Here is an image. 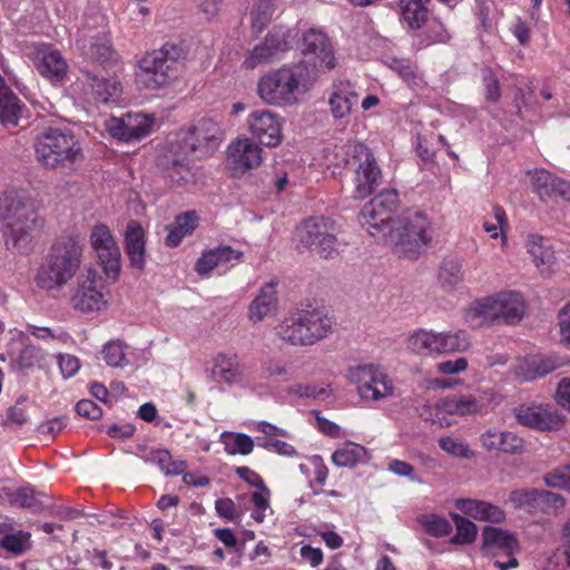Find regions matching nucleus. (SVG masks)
<instances>
[{"mask_svg": "<svg viewBox=\"0 0 570 570\" xmlns=\"http://www.w3.org/2000/svg\"><path fill=\"white\" fill-rule=\"evenodd\" d=\"M434 345H436V332L433 331L419 330L407 340L409 348L416 354H436Z\"/></svg>", "mask_w": 570, "mask_h": 570, "instance_id": "45", "label": "nucleus"}, {"mask_svg": "<svg viewBox=\"0 0 570 570\" xmlns=\"http://www.w3.org/2000/svg\"><path fill=\"white\" fill-rule=\"evenodd\" d=\"M288 49V32L283 28L271 30L264 41L253 48L244 60L246 69H255L272 62L279 53Z\"/></svg>", "mask_w": 570, "mask_h": 570, "instance_id": "18", "label": "nucleus"}, {"mask_svg": "<svg viewBox=\"0 0 570 570\" xmlns=\"http://www.w3.org/2000/svg\"><path fill=\"white\" fill-rule=\"evenodd\" d=\"M509 500L514 509L524 510L528 513L544 512L549 508H559L564 504L560 494L539 489L513 490Z\"/></svg>", "mask_w": 570, "mask_h": 570, "instance_id": "19", "label": "nucleus"}, {"mask_svg": "<svg viewBox=\"0 0 570 570\" xmlns=\"http://www.w3.org/2000/svg\"><path fill=\"white\" fill-rule=\"evenodd\" d=\"M262 148L249 138H238L227 149V159L237 171H246L262 164Z\"/></svg>", "mask_w": 570, "mask_h": 570, "instance_id": "22", "label": "nucleus"}, {"mask_svg": "<svg viewBox=\"0 0 570 570\" xmlns=\"http://www.w3.org/2000/svg\"><path fill=\"white\" fill-rule=\"evenodd\" d=\"M527 248L540 273L549 274L554 263V250L550 240L538 234H532L528 237Z\"/></svg>", "mask_w": 570, "mask_h": 570, "instance_id": "31", "label": "nucleus"}, {"mask_svg": "<svg viewBox=\"0 0 570 570\" xmlns=\"http://www.w3.org/2000/svg\"><path fill=\"white\" fill-rule=\"evenodd\" d=\"M101 355L106 364L111 367H124L127 363L120 341H110L106 343L102 347Z\"/></svg>", "mask_w": 570, "mask_h": 570, "instance_id": "49", "label": "nucleus"}, {"mask_svg": "<svg viewBox=\"0 0 570 570\" xmlns=\"http://www.w3.org/2000/svg\"><path fill=\"white\" fill-rule=\"evenodd\" d=\"M33 65L37 71L51 82H61L67 73V61L61 52L49 43L33 47Z\"/></svg>", "mask_w": 570, "mask_h": 570, "instance_id": "20", "label": "nucleus"}, {"mask_svg": "<svg viewBox=\"0 0 570 570\" xmlns=\"http://www.w3.org/2000/svg\"><path fill=\"white\" fill-rule=\"evenodd\" d=\"M0 548L11 557H21L32 548L31 533L19 529L14 533L1 537Z\"/></svg>", "mask_w": 570, "mask_h": 570, "instance_id": "42", "label": "nucleus"}, {"mask_svg": "<svg viewBox=\"0 0 570 570\" xmlns=\"http://www.w3.org/2000/svg\"><path fill=\"white\" fill-rule=\"evenodd\" d=\"M357 101V94L348 80H335L328 97L332 116L338 120L350 116L352 107Z\"/></svg>", "mask_w": 570, "mask_h": 570, "instance_id": "27", "label": "nucleus"}, {"mask_svg": "<svg viewBox=\"0 0 570 570\" xmlns=\"http://www.w3.org/2000/svg\"><path fill=\"white\" fill-rule=\"evenodd\" d=\"M82 49L90 60L102 66L108 65L115 53L110 39L104 31L97 32V35L92 36L88 46L86 43L82 45Z\"/></svg>", "mask_w": 570, "mask_h": 570, "instance_id": "38", "label": "nucleus"}, {"mask_svg": "<svg viewBox=\"0 0 570 570\" xmlns=\"http://www.w3.org/2000/svg\"><path fill=\"white\" fill-rule=\"evenodd\" d=\"M543 480L549 488L570 490V464L547 473Z\"/></svg>", "mask_w": 570, "mask_h": 570, "instance_id": "52", "label": "nucleus"}, {"mask_svg": "<svg viewBox=\"0 0 570 570\" xmlns=\"http://www.w3.org/2000/svg\"><path fill=\"white\" fill-rule=\"evenodd\" d=\"M450 40V33L442 22L433 20L428 24V28L421 40V45L428 47L433 43H444Z\"/></svg>", "mask_w": 570, "mask_h": 570, "instance_id": "50", "label": "nucleus"}, {"mask_svg": "<svg viewBox=\"0 0 570 570\" xmlns=\"http://www.w3.org/2000/svg\"><path fill=\"white\" fill-rule=\"evenodd\" d=\"M482 551L487 554H515L519 551V542L515 535L507 530L485 525L482 530Z\"/></svg>", "mask_w": 570, "mask_h": 570, "instance_id": "26", "label": "nucleus"}, {"mask_svg": "<svg viewBox=\"0 0 570 570\" xmlns=\"http://www.w3.org/2000/svg\"><path fill=\"white\" fill-rule=\"evenodd\" d=\"M243 257V252L234 249L228 245L217 246L205 250L197 259L195 271L199 275H208L215 267L233 265Z\"/></svg>", "mask_w": 570, "mask_h": 570, "instance_id": "28", "label": "nucleus"}, {"mask_svg": "<svg viewBox=\"0 0 570 570\" xmlns=\"http://www.w3.org/2000/svg\"><path fill=\"white\" fill-rule=\"evenodd\" d=\"M546 198H561L570 200V183L554 176L550 181Z\"/></svg>", "mask_w": 570, "mask_h": 570, "instance_id": "60", "label": "nucleus"}, {"mask_svg": "<svg viewBox=\"0 0 570 570\" xmlns=\"http://www.w3.org/2000/svg\"><path fill=\"white\" fill-rule=\"evenodd\" d=\"M242 373L243 365L238 362L236 355L220 353L214 357L210 375L215 382L232 385L242 375Z\"/></svg>", "mask_w": 570, "mask_h": 570, "instance_id": "33", "label": "nucleus"}, {"mask_svg": "<svg viewBox=\"0 0 570 570\" xmlns=\"http://www.w3.org/2000/svg\"><path fill=\"white\" fill-rule=\"evenodd\" d=\"M75 411L79 416L89 419V420H98L102 415V410L100 406L91 401V400H80L76 406Z\"/></svg>", "mask_w": 570, "mask_h": 570, "instance_id": "61", "label": "nucleus"}, {"mask_svg": "<svg viewBox=\"0 0 570 570\" xmlns=\"http://www.w3.org/2000/svg\"><path fill=\"white\" fill-rule=\"evenodd\" d=\"M222 141L218 122L203 118L188 128H181L167 144L165 154L158 159V167L170 186L195 185L200 179V169L191 160L213 155Z\"/></svg>", "mask_w": 570, "mask_h": 570, "instance_id": "1", "label": "nucleus"}, {"mask_svg": "<svg viewBox=\"0 0 570 570\" xmlns=\"http://www.w3.org/2000/svg\"><path fill=\"white\" fill-rule=\"evenodd\" d=\"M263 374L266 377L281 376L285 381L291 379V368L281 361L269 360L262 365Z\"/></svg>", "mask_w": 570, "mask_h": 570, "instance_id": "59", "label": "nucleus"}, {"mask_svg": "<svg viewBox=\"0 0 570 570\" xmlns=\"http://www.w3.org/2000/svg\"><path fill=\"white\" fill-rule=\"evenodd\" d=\"M248 128L261 145L269 148L278 146L282 141L283 119L268 109L253 110L247 119Z\"/></svg>", "mask_w": 570, "mask_h": 570, "instance_id": "17", "label": "nucleus"}, {"mask_svg": "<svg viewBox=\"0 0 570 570\" xmlns=\"http://www.w3.org/2000/svg\"><path fill=\"white\" fill-rule=\"evenodd\" d=\"M366 458V448L356 443H347L333 452L332 462L340 468H354Z\"/></svg>", "mask_w": 570, "mask_h": 570, "instance_id": "41", "label": "nucleus"}, {"mask_svg": "<svg viewBox=\"0 0 570 570\" xmlns=\"http://www.w3.org/2000/svg\"><path fill=\"white\" fill-rule=\"evenodd\" d=\"M476 519L493 523H500L504 521L505 512L498 505L482 501Z\"/></svg>", "mask_w": 570, "mask_h": 570, "instance_id": "57", "label": "nucleus"}, {"mask_svg": "<svg viewBox=\"0 0 570 570\" xmlns=\"http://www.w3.org/2000/svg\"><path fill=\"white\" fill-rule=\"evenodd\" d=\"M400 204L396 189H385L366 203L358 216L360 224L373 237L384 238L393 225Z\"/></svg>", "mask_w": 570, "mask_h": 570, "instance_id": "10", "label": "nucleus"}, {"mask_svg": "<svg viewBox=\"0 0 570 570\" xmlns=\"http://www.w3.org/2000/svg\"><path fill=\"white\" fill-rule=\"evenodd\" d=\"M41 360L40 348L33 345H26L14 360L19 370H28L36 366Z\"/></svg>", "mask_w": 570, "mask_h": 570, "instance_id": "55", "label": "nucleus"}, {"mask_svg": "<svg viewBox=\"0 0 570 570\" xmlns=\"http://www.w3.org/2000/svg\"><path fill=\"white\" fill-rule=\"evenodd\" d=\"M82 254L83 246L77 236L58 237L38 268L37 286L47 292L61 289L78 273Z\"/></svg>", "mask_w": 570, "mask_h": 570, "instance_id": "2", "label": "nucleus"}, {"mask_svg": "<svg viewBox=\"0 0 570 570\" xmlns=\"http://www.w3.org/2000/svg\"><path fill=\"white\" fill-rule=\"evenodd\" d=\"M235 471L236 474L248 484L255 487L258 490L269 493V489L266 487L261 475L255 471L250 470L248 466H238L236 468Z\"/></svg>", "mask_w": 570, "mask_h": 570, "instance_id": "62", "label": "nucleus"}, {"mask_svg": "<svg viewBox=\"0 0 570 570\" xmlns=\"http://www.w3.org/2000/svg\"><path fill=\"white\" fill-rule=\"evenodd\" d=\"M125 250L132 265L142 268V225L129 220L125 229Z\"/></svg>", "mask_w": 570, "mask_h": 570, "instance_id": "36", "label": "nucleus"}, {"mask_svg": "<svg viewBox=\"0 0 570 570\" xmlns=\"http://www.w3.org/2000/svg\"><path fill=\"white\" fill-rule=\"evenodd\" d=\"M181 45L165 43L160 49L145 56V89H158L175 78L177 67L186 59Z\"/></svg>", "mask_w": 570, "mask_h": 570, "instance_id": "9", "label": "nucleus"}, {"mask_svg": "<svg viewBox=\"0 0 570 570\" xmlns=\"http://www.w3.org/2000/svg\"><path fill=\"white\" fill-rule=\"evenodd\" d=\"M430 0H400L401 20L410 29H420L429 17Z\"/></svg>", "mask_w": 570, "mask_h": 570, "instance_id": "37", "label": "nucleus"}, {"mask_svg": "<svg viewBox=\"0 0 570 570\" xmlns=\"http://www.w3.org/2000/svg\"><path fill=\"white\" fill-rule=\"evenodd\" d=\"M302 52L305 59L301 62H307L315 76L317 69L332 70L336 66L333 49L322 31L311 29L304 33Z\"/></svg>", "mask_w": 570, "mask_h": 570, "instance_id": "15", "label": "nucleus"}, {"mask_svg": "<svg viewBox=\"0 0 570 570\" xmlns=\"http://www.w3.org/2000/svg\"><path fill=\"white\" fill-rule=\"evenodd\" d=\"M294 238L299 250L308 249L324 259L338 255L335 224L328 217L312 216L302 220L295 228Z\"/></svg>", "mask_w": 570, "mask_h": 570, "instance_id": "8", "label": "nucleus"}, {"mask_svg": "<svg viewBox=\"0 0 570 570\" xmlns=\"http://www.w3.org/2000/svg\"><path fill=\"white\" fill-rule=\"evenodd\" d=\"M517 421L540 431L558 430L562 423L560 415L549 405L522 404L514 409Z\"/></svg>", "mask_w": 570, "mask_h": 570, "instance_id": "21", "label": "nucleus"}, {"mask_svg": "<svg viewBox=\"0 0 570 570\" xmlns=\"http://www.w3.org/2000/svg\"><path fill=\"white\" fill-rule=\"evenodd\" d=\"M225 450L229 454L247 455L252 453L255 442L245 433L224 432L222 434Z\"/></svg>", "mask_w": 570, "mask_h": 570, "instance_id": "46", "label": "nucleus"}, {"mask_svg": "<svg viewBox=\"0 0 570 570\" xmlns=\"http://www.w3.org/2000/svg\"><path fill=\"white\" fill-rule=\"evenodd\" d=\"M88 85L91 89L92 100L96 104L118 102L122 92L119 81L116 79L100 78L87 72Z\"/></svg>", "mask_w": 570, "mask_h": 570, "instance_id": "32", "label": "nucleus"}, {"mask_svg": "<svg viewBox=\"0 0 570 570\" xmlns=\"http://www.w3.org/2000/svg\"><path fill=\"white\" fill-rule=\"evenodd\" d=\"M422 524L424 530L435 538L446 537L452 531L451 523L445 518L439 515H432Z\"/></svg>", "mask_w": 570, "mask_h": 570, "instance_id": "54", "label": "nucleus"}, {"mask_svg": "<svg viewBox=\"0 0 570 570\" xmlns=\"http://www.w3.org/2000/svg\"><path fill=\"white\" fill-rule=\"evenodd\" d=\"M279 0H257L250 11L252 27L256 32H262L263 29L271 22L275 11L278 9Z\"/></svg>", "mask_w": 570, "mask_h": 570, "instance_id": "44", "label": "nucleus"}, {"mask_svg": "<svg viewBox=\"0 0 570 570\" xmlns=\"http://www.w3.org/2000/svg\"><path fill=\"white\" fill-rule=\"evenodd\" d=\"M315 80L307 62L284 66L264 75L257 85L262 100L274 106H291L298 99L299 88L307 89Z\"/></svg>", "mask_w": 570, "mask_h": 570, "instance_id": "4", "label": "nucleus"}, {"mask_svg": "<svg viewBox=\"0 0 570 570\" xmlns=\"http://www.w3.org/2000/svg\"><path fill=\"white\" fill-rule=\"evenodd\" d=\"M482 80L485 89V99L490 102H497L501 97L499 79L495 77L491 68L482 69Z\"/></svg>", "mask_w": 570, "mask_h": 570, "instance_id": "53", "label": "nucleus"}, {"mask_svg": "<svg viewBox=\"0 0 570 570\" xmlns=\"http://www.w3.org/2000/svg\"><path fill=\"white\" fill-rule=\"evenodd\" d=\"M389 67L409 85L419 86L422 81L417 66L410 59L392 58Z\"/></svg>", "mask_w": 570, "mask_h": 570, "instance_id": "48", "label": "nucleus"}, {"mask_svg": "<svg viewBox=\"0 0 570 570\" xmlns=\"http://www.w3.org/2000/svg\"><path fill=\"white\" fill-rule=\"evenodd\" d=\"M287 393L306 399H325L330 395V390L314 384H295L287 389Z\"/></svg>", "mask_w": 570, "mask_h": 570, "instance_id": "51", "label": "nucleus"}, {"mask_svg": "<svg viewBox=\"0 0 570 570\" xmlns=\"http://www.w3.org/2000/svg\"><path fill=\"white\" fill-rule=\"evenodd\" d=\"M352 165L355 166L353 197L364 199L382 184V171L373 153L364 145L354 148Z\"/></svg>", "mask_w": 570, "mask_h": 570, "instance_id": "13", "label": "nucleus"}, {"mask_svg": "<svg viewBox=\"0 0 570 570\" xmlns=\"http://www.w3.org/2000/svg\"><path fill=\"white\" fill-rule=\"evenodd\" d=\"M198 219V215L195 210L177 215L174 225L166 237V245L169 247H177L185 236L191 234L196 229Z\"/></svg>", "mask_w": 570, "mask_h": 570, "instance_id": "39", "label": "nucleus"}, {"mask_svg": "<svg viewBox=\"0 0 570 570\" xmlns=\"http://www.w3.org/2000/svg\"><path fill=\"white\" fill-rule=\"evenodd\" d=\"M383 239L397 256L415 261L432 242L431 223L421 212H407L393 222Z\"/></svg>", "mask_w": 570, "mask_h": 570, "instance_id": "6", "label": "nucleus"}, {"mask_svg": "<svg viewBox=\"0 0 570 570\" xmlns=\"http://www.w3.org/2000/svg\"><path fill=\"white\" fill-rule=\"evenodd\" d=\"M335 322L321 308H302L292 313L275 327L276 336L293 346H311L327 337Z\"/></svg>", "mask_w": 570, "mask_h": 570, "instance_id": "5", "label": "nucleus"}, {"mask_svg": "<svg viewBox=\"0 0 570 570\" xmlns=\"http://www.w3.org/2000/svg\"><path fill=\"white\" fill-rule=\"evenodd\" d=\"M42 498H46V494H37L32 487L0 488V504L16 505L35 514H41L46 511V502Z\"/></svg>", "mask_w": 570, "mask_h": 570, "instance_id": "23", "label": "nucleus"}, {"mask_svg": "<svg viewBox=\"0 0 570 570\" xmlns=\"http://www.w3.org/2000/svg\"><path fill=\"white\" fill-rule=\"evenodd\" d=\"M1 217L8 220L4 230L7 247L24 248L31 242V232L38 227V214L23 194L9 191L0 198Z\"/></svg>", "mask_w": 570, "mask_h": 570, "instance_id": "7", "label": "nucleus"}, {"mask_svg": "<svg viewBox=\"0 0 570 570\" xmlns=\"http://www.w3.org/2000/svg\"><path fill=\"white\" fill-rule=\"evenodd\" d=\"M145 461L159 466L166 475L183 474V481L188 485L196 480L193 473H184L187 468L186 462L184 460H173L169 451L165 449H151L145 458Z\"/></svg>", "mask_w": 570, "mask_h": 570, "instance_id": "30", "label": "nucleus"}, {"mask_svg": "<svg viewBox=\"0 0 570 570\" xmlns=\"http://www.w3.org/2000/svg\"><path fill=\"white\" fill-rule=\"evenodd\" d=\"M106 129L112 138L122 142H130L142 137V121L131 124V115L110 117L106 120Z\"/></svg>", "mask_w": 570, "mask_h": 570, "instance_id": "34", "label": "nucleus"}, {"mask_svg": "<svg viewBox=\"0 0 570 570\" xmlns=\"http://www.w3.org/2000/svg\"><path fill=\"white\" fill-rule=\"evenodd\" d=\"M466 357L460 356L454 361L448 360L436 365L438 371L442 374H458L468 368Z\"/></svg>", "mask_w": 570, "mask_h": 570, "instance_id": "64", "label": "nucleus"}, {"mask_svg": "<svg viewBox=\"0 0 570 570\" xmlns=\"http://www.w3.org/2000/svg\"><path fill=\"white\" fill-rule=\"evenodd\" d=\"M90 244L106 277L116 282L120 274L121 254L109 227L97 224L91 230Z\"/></svg>", "mask_w": 570, "mask_h": 570, "instance_id": "14", "label": "nucleus"}, {"mask_svg": "<svg viewBox=\"0 0 570 570\" xmlns=\"http://www.w3.org/2000/svg\"><path fill=\"white\" fill-rule=\"evenodd\" d=\"M38 163L47 169L72 171L83 159L82 147L67 127L45 128L35 139Z\"/></svg>", "mask_w": 570, "mask_h": 570, "instance_id": "3", "label": "nucleus"}, {"mask_svg": "<svg viewBox=\"0 0 570 570\" xmlns=\"http://www.w3.org/2000/svg\"><path fill=\"white\" fill-rule=\"evenodd\" d=\"M439 445L443 451L455 456H469V448L458 439L451 436H443L439 440Z\"/></svg>", "mask_w": 570, "mask_h": 570, "instance_id": "58", "label": "nucleus"}, {"mask_svg": "<svg viewBox=\"0 0 570 570\" xmlns=\"http://www.w3.org/2000/svg\"><path fill=\"white\" fill-rule=\"evenodd\" d=\"M480 443L489 452L505 454H520L524 448V441L518 434L497 428L485 430L480 435Z\"/></svg>", "mask_w": 570, "mask_h": 570, "instance_id": "24", "label": "nucleus"}, {"mask_svg": "<svg viewBox=\"0 0 570 570\" xmlns=\"http://www.w3.org/2000/svg\"><path fill=\"white\" fill-rule=\"evenodd\" d=\"M276 285L277 282L271 281L259 288L248 306L250 322L259 323L267 316L276 314L278 306Z\"/></svg>", "mask_w": 570, "mask_h": 570, "instance_id": "25", "label": "nucleus"}, {"mask_svg": "<svg viewBox=\"0 0 570 570\" xmlns=\"http://www.w3.org/2000/svg\"><path fill=\"white\" fill-rule=\"evenodd\" d=\"M560 366V360L553 355L531 357L519 367L517 375L522 381H533L553 372Z\"/></svg>", "mask_w": 570, "mask_h": 570, "instance_id": "35", "label": "nucleus"}, {"mask_svg": "<svg viewBox=\"0 0 570 570\" xmlns=\"http://www.w3.org/2000/svg\"><path fill=\"white\" fill-rule=\"evenodd\" d=\"M451 517L455 523L456 533L451 538L453 544H470L472 543L478 534L476 525L469 519L458 514L451 513Z\"/></svg>", "mask_w": 570, "mask_h": 570, "instance_id": "47", "label": "nucleus"}, {"mask_svg": "<svg viewBox=\"0 0 570 570\" xmlns=\"http://www.w3.org/2000/svg\"><path fill=\"white\" fill-rule=\"evenodd\" d=\"M106 304L104 282L95 269L89 268L71 296V305L81 313H91L100 311Z\"/></svg>", "mask_w": 570, "mask_h": 570, "instance_id": "16", "label": "nucleus"}, {"mask_svg": "<svg viewBox=\"0 0 570 570\" xmlns=\"http://www.w3.org/2000/svg\"><path fill=\"white\" fill-rule=\"evenodd\" d=\"M470 345V337L465 331L436 332V354L464 352Z\"/></svg>", "mask_w": 570, "mask_h": 570, "instance_id": "40", "label": "nucleus"}, {"mask_svg": "<svg viewBox=\"0 0 570 570\" xmlns=\"http://www.w3.org/2000/svg\"><path fill=\"white\" fill-rule=\"evenodd\" d=\"M524 301L517 292H503L495 296H488L479 299L470 314L480 317L481 322H502L515 324L524 314Z\"/></svg>", "mask_w": 570, "mask_h": 570, "instance_id": "11", "label": "nucleus"}, {"mask_svg": "<svg viewBox=\"0 0 570 570\" xmlns=\"http://www.w3.org/2000/svg\"><path fill=\"white\" fill-rule=\"evenodd\" d=\"M439 282L445 289L452 291L462 281V262L456 257L443 259L439 271Z\"/></svg>", "mask_w": 570, "mask_h": 570, "instance_id": "43", "label": "nucleus"}, {"mask_svg": "<svg viewBox=\"0 0 570 570\" xmlns=\"http://www.w3.org/2000/svg\"><path fill=\"white\" fill-rule=\"evenodd\" d=\"M350 380L363 401H380L394 393L393 381L373 364L358 365L350 370Z\"/></svg>", "mask_w": 570, "mask_h": 570, "instance_id": "12", "label": "nucleus"}, {"mask_svg": "<svg viewBox=\"0 0 570 570\" xmlns=\"http://www.w3.org/2000/svg\"><path fill=\"white\" fill-rule=\"evenodd\" d=\"M26 105L0 76V124L17 126L23 116Z\"/></svg>", "mask_w": 570, "mask_h": 570, "instance_id": "29", "label": "nucleus"}, {"mask_svg": "<svg viewBox=\"0 0 570 570\" xmlns=\"http://www.w3.org/2000/svg\"><path fill=\"white\" fill-rule=\"evenodd\" d=\"M58 364H59L61 374L67 379L72 377L78 372V370L80 367L79 360L76 356L70 355V354L59 355Z\"/></svg>", "mask_w": 570, "mask_h": 570, "instance_id": "63", "label": "nucleus"}, {"mask_svg": "<svg viewBox=\"0 0 570 570\" xmlns=\"http://www.w3.org/2000/svg\"><path fill=\"white\" fill-rule=\"evenodd\" d=\"M387 469L392 473L399 476L407 478L412 482H416L419 484L423 483V480L415 472L414 466L409 462L399 459H393L389 462Z\"/></svg>", "mask_w": 570, "mask_h": 570, "instance_id": "56", "label": "nucleus"}]
</instances>
